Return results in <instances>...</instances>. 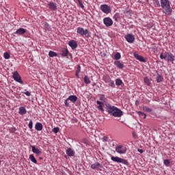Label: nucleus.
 Listing matches in <instances>:
<instances>
[{"mask_svg":"<svg viewBox=\"0 0 175 175\" xmlns=\"http://www.w3.org/2000/svg\"><path fill=\"white\" fill-rule=\"evenodd\" d=\"M105 106L106 111L110 116H113V117H116L118 118H120V117H122V116H124V112H122L121 109L117 108L116 107L113 106L109 103H106Z\"/></svg>","mask_w":175,"mask_h":175,"instance_id":"obj_1","label":"nucleus"},{"mask_svg":"<svg viewBox=\"0 0 175 175\" xmlns=\"http://www.w3.org/2000/svg\"><path fill=\"white\" fill-rule=\"evenodd\" d=\"M161 8H163V13L169 15L172 13V8H170V1L169 0H160Z\"/></svg>","mask_w":175,"mask_h":175,"instance_id":"obj_2","label":"nucleus"},{"mask_svg":"<svg viewBox=\"0 0 175 175\" xmlns=\"http://www.w3.org/2000/svg\"><path fill=\"white\" fill-rule=\"evenodd\" d=\"M161 59H165L168 62H173L174 61V56L171 53L165 52L164 53L160 54Z\"/></svg>","mask_w":175,"mask_h":175,"instance_id":"obj_3","label":"nucleus"},{"mask_svg":"<svg viewBox=\"0 0 175 175\" xmlns=\"http://www.w3.org/2000/svg\"><path fill=\"white\" fill-rule=\"evenodd\" d=\"M100 100L101 101H96L97 105H98L97 109L100 111H105V109H103V105H105L103 102H106V97L105 96V94H100Z\"/></svg>","mask_w":175,"mask_h":175,"instance_id":"obj_4","label":"nucleus"},{"mask_svg":"<svg viewBox=\"0 0 175 175\" xmlns=\"http://www.w3.org/2000/svg\"><path fill=\"white\" fill-rule=\"evenodd\" d=\"M77 33H79V35H81V36H85L86 38H90V31H88V29H85L83 27H78L77 29Z\"/></svg>","mask_w":175,"mask_h":175,"instance_id":"obj_5","label":"nucleus"},{"mask_svg":"<svg viewBox=\"0 0 175 175\" xmlns=\"http://www.w3.org/2000/svg\"><path fill=\"white\" fill-rule=\"evenodd\" d=\"M111 159L113 162H117L118 163H123V165H129L127 160H125L118 157L111 156Z\"/></svg>","mask_w":175,"mask_h":175,"instance_id":"obj_6","label":"nucleus"},{"mask_svg":"<svg viewBox=\"0 0 175 175\" xmlns=\"http://www.w3.org/2000/svg\"><path fill=\"white\" fill-rule=\"evenodd\" d=\"M115 150L118 154H126V147H124L122 145L117 146Z\"/></svg>","mask_w":175,"mask_h":175,"instance_id":"obj_7","label":"nucleus"},{"mask_svg":"<svg viewBox=\"0 0 175 175\" xmlns=\"http://www.w3.org/2000/svg\"><path fill=\"white\" fill-rule=\"evenodd\" d=\"M13 79L15 80V81H17V83H20V84H24V82L21 79V76H20L18 72L15 71L13 72Z\"/></svg>","mask_w":175,"mask_h":175,"instance_id":"obj_8","label":"nucleus"},{"mask_svg":"<svg viewBox=\"0 0 175 175\" xmlns=\"http://www.w3.org/2000/svg\"><path fill=\"white\" fill-rule=\"evenodd\" d=\"M100 10L103 13H105L106 14H109L111 12V9L109 5L107 4H103L100 5Z\"/></svg>","mask_w":175,"mask_h":175,"instance_id":"obj_9","label":"nucleus"},{"mask_svg":"<svg viewBox=\"0 0 175 175\" xmlns=\"http://www.w3.org/2000/svg\"><path fill=\"white\" fill-rule=\"evenodd\" d=\"M102 167H103V165H102V164L99 163H94L91 165V169H92L93 170H95V169H96L97 170H100V172H102Z\"/></svg>","mask_w":175,"mask_h":175,"instance_id":"obj_10","label":"nucleus"},{"mask_svg":"<svg viewBox=\"0 0 175 175\" xmlns=\"http://www.w3.org/2000/svg\"><path fill=\"white\" fill-rule=\"evenodd\" d=\"M103 23L107 27H111L113 25V20L110 17L104 18Z\"/></svg>","mask_w":175,"mask_h":175,"instance_id":"obj_11","label":"nucleus"},{"mask_svg":"<svg viewBox=\"0 0 175 175\" xmlns=\"http://www.w3.org/2000/svg\"><path fill=\"white\" fill-rule=\"evenodd\" d=\"M124 38L129 43H133V42H135V36H133V34H127Z\"/></svg>","mask_w":175,"mask_h":175,"instance_id":"obj_12","label":"nucleus"},{"mask_svg":"<svg viewBox=\"0 0 175 175\" xmlns=\"http://www.w3.org/2000/svg\"><path fill=\"white\" fill-rule=\"evenodd\" d=\"M27 30L24 28H19L18 29L15 33L16 35H24V33H27Z\"/></svg>","mask_w":175,"mask_h":175,"instance_id":"obj_13","label":"nucleus"},{"mask_svg":"<svg viewBox=\"0 0 175 175\" xmlns=\"http://www.w3.org/2000/svg\"><path fill=\"white\" fill-rule=\"evenodd\" d=\"M68 45L72 50H75V49H77V42L75 40H70L68 42Z\"/></svg>","mask_w":175,"mask_h":175,"instance_id":"obj_14","label":"nucleus"},{"mask_svg":"<svg viewBox=\"0 0 175 175\" xmlns=\"http://www.w3.org/2000/svg\"><path fill=\"white\" fill-rule=\"evenodd\" d=\"M48 6L49 7V9H51V10H57V3L54 2H49Z\"/></svg>","mask_w":175,"mask_h":175,"instance_id":"obj_15","label":"nucleus"},{"mask_svg":"<svg viewBox=\"0 0 175 175\" xmlns=\"http://www.w3.org/2000/svg\"><path fill=\"white\" fill-rule=\"evenodd\" d=\"M134 57L136 59L140 61V62H146V59L139 54H134Z\"/></svg>","mask_w":175,"mask_h":175,"instance_id":"obj_16","label":"nucleus"},{"mask_svg":"<svg viewBox=\"0 0 175 175\" xmlns=\"http://www.w3.org/2000/svg\"><path fill=\"white\" fill-rule=\"evenodd\" d=\"M113 64L119 69H124V64H122L120 61L116 60Z\"/></svg>","mask_w":175,"mask_h":175,"instance_id":"obj_17","label":"nucleus"},{"mask_svg":"<svg viewBox=\"0 0 175 175\" xmlns=\"http://www.w3.org/2000/svg\"><path fill=\"white\" fill-rule=\"evenodd\" d=\"M18 114L21 116H25V114H27V109L24 107H21L19 108Z\"/></svg>","mask_w":175,"mask_h":175,"instance_id":"obj_18","label":"nucleus"},{"mask_svg":"<svg viewBox=\"0 0 175 175\" xmlns=\"http://www.w3.org/2000/svg\"><path fill=\"white\" fill-rule=\"evenodd\" d=\"M66 154L68 157H75V152L72 148H68L66 150Z\"/></svg>","mask_w":175,"mask_h":175,"instance_id":"obj_19","label":"nucleus"},{"mask_svg":"<svg viewBox=\"0 0 175 175\" xmlns=\"http://www.w3.org/2000/svg\"><path fill=\"white\" fill-rule=\"evenodd\" d=\"M68 100H70L72 103H76L77 102V96L71 95L68 98Z\"/></svg>","mask_w":175,"mask_h":175,"instance_id":"obj_20","label":"nucleus"},{"mask_svg":"<svg viewBox=\"0 0 175 175\" xmlns=\"http://www.w3.org/2000/svg\"><path fill=\"white\" fill-rule=\"evenodd\" d=\"M68 54H69V51L66 49H62L61 51L62 57H67Z\"/></svg>","mask_w":175,"mask_h":175,"instance_id":"obj_21","label":"nucleus"},{"mask_svg":"<svg viewBox=\"0 0 175 175\" xmlns=\"http://www.w3.org/2000/svg\"><path fill=\"white\" fill-rule=\"evenodd\" d=\"M36 131H42L43 129V124L40 122H37L35 126Z\"/></svg>","mask_w":175,"mask_h":175,"instance_id":"obj_22","label":"nucleus"},{"mask_svg":"<svg viewBox=\"0 0 175 175\" xmlns=\"http://www.w3.org/2000/svg\"><path fill=\"white\" fill-rule=\"evenodd\" d=\"M31 148H32V152L34 153V154H42V151H40V150H39L38 148H36L35 146H31Z\"/></svg>","mask_w":175,"mask_h":175,"instance_id":"obj_23","label":"nucleus"},{"mask_svg":"<svg viewBox=\"0 0 175 175\" xmlns=\"http://www.w3.org/2000/svg\"><path fill=\"white\" fill-rule=\"evenodd\" d=\"M154 8H161V3L159 0H152Z\"/></svg>","mask_w":175,"mask_h":175,"instance_id":"obj_24","label":"nucleus"},{"mask_svg":"<svg viewBox=\"0 0 175 175\" xmlns=\"http://www.w3.org/2000/svg\"><path fill=\"white\" fill-rule=\"evenodd\" d=\"M157 76L156 80L158 83H161V81H163V77L161 76V75H159L158 72H157Z\"/></svg>","mask_w":175,"mask_h":175,"instance_id":"obj_25","label":"nucleus"},{"mask_svg":"<svg viewBox=\"0 0 175 175\" xmlns=\"http://www.w3.org/2000/svg\"><path fill=\"white\" fill-rule=\"evenodd\" d=\"M113 59H116V61H118V59H121V53H116L113 56Z\"/></svg>","mask_w":175,"mask_h":175,"instance_id":"obj_26","label":"nucleus"},{"mask_svg":"<svg viewBox=\"0 0 175 175\" xmlns=\"http://www.w3.org/2000/svg\"><path fill=\"white\" fill-rule=\"evenodd\" d=\"M29 159L31 162H33V163H38V161L36 160V159L35 158V156H33V154L29 155Z\"/></svg>","mask_w":175,"mask_h":175,"instance_id":"obj_27","label":"nucleus"},{"mask_svg":"<svg viewBox=\"0 0 175 175\" xmlns=\"http://www.w3.org/2000/svg\"><path fill=\"white\" fill-rule=\"evenodd\" d=\"M83 80H84V83L85 84H90V83H91V80H90V77H88V76H87V75H85L84 77Z\"/></svg>","mask_w":175,"mask_h":175,"instance_id":"obj_28","label":"nucleus"},{"mask_svg":"<svg viewBox=\"0 0 175 175\" xmlns=\"http://www.w3.org/2000/svg\"><path fill=\"white\" fill-rule=\"evenodd\" d=\"M49 57L53 58V57H57L58 54H57V53H55V52H54L53 51H51L49 53Z\"/></svg>","mask_w":175,"mask_h":175,"instance_id":"obj_29","label":"nucleus"},{"mask_svg":"<svg viewBox=\"0 0 175 175\" xmlns=\"http://www.w3.org/2000/svg\"><path fill=\"white\" fill-rule=\"evenodd\" d=\"M138 115L141 117V118H144V120L147 118V115L142 111H139Z\"/></svg>","mask_w":175,"mask_h":175,"instance_id":"obj_30","label":"nucleus"},{"mask_svg":"<svg viewBox=\"0 0 175 175\" xmlns=\"http://www.w3.org/2000/svg\"><path fill=\"white\" fill-rule=\"evenodd\" d=\"M144 83L147 84V85H151V81H150V79H148V77H146L144 79Z\"/></svg>","mask_w":175,"mask_h":175,"instance_id":"obj_31","label":"nucleus"},{"mask_svg":"<svg viewBox=\"0 0 175 175\" xmlns=\"http://www.w3.org/2000/svg\"><path fill=\"white\" fill-rule=\"evenodd\" d=\"M118 18H120V14L119 13L115 14V15L113 16V20H115V21L118 23Z\"/></svg>","mask_w":175,"mask_h":175,"instance_id":"obj_32","label":"nucleus"},{"mask_svg":"<svg viewBox=\"0 0 175 175\" xmlns=\"http://www.w3.org/2000/svg\"><path fill=\"white\" fill-rule=\"evenodd\" d=\"M143 110H144V111H146L147 113H151V111H152V109H151L150 108H148L147 107H144Z\"/></svg>","mask_w":175,"mask_h":175,"instance_id":"obj_33","label":"nucleus"},{"mask_svg":"<svg viewBox=\"0 0 175 175\" xmlns=\"http://www.w3.org/2000/svg\"><path fill=\"white\" fill-rule=\"evenodd\" d=\"M163 163H164V165H166L167 167H169V166H170V160H169V159H165V160H164Z\"/></svg>","mask_w":175,"mask_h":175,"instance_id":"obj_34","label":"nucleus"},{"mask_svg":"<svg viewBox=\"0 0 175 175\" xmlns=\"http://www.w3.org/2000/svg\"><path fill=\"white\" fill-rule=\"evenodd\" d=\"M109 85H110V87H111L112 88H114L116 87V84L114 83V81L112 80H110L109 81Z\"/></svg>","mask_w":175,"mask_h":175,"instance_id":"obj_35","label":"nucleus"},{"mask_svg":"<svg viewBox=\"0 0 175 175\" xmlns=\"http://www.w3.org/2000/svg\"><path fill=\"white\" fill-rule=\"evenodd\" d=\"M3 55L5 59H9L10 58V55L8 52L4 53Z\"/></svg>","mask_w":175,"mask_h":175,"instance_id":"obj_36","label":"nucleus"},{"mask_svg":"<svg viewBox=\"0 0 175 175\" xmlns=\"http://www.w3.org/2000/svg\"><path fill=\"white\" fill-rule=\"evenodd\" d=\"M116 85H121V84H122V80H121L120 79H117L116 80Z\"/></svg>","mask_w":175,"mask_h":175,"instance_id":"obj_37","label":"nucleus"},{"mask_svg":"<svg viewBox=\"0 0 175 175\" xmlns=\"http://www.w3.org/2000/svg\"><path fill=\"white\" fill-rule=\"evenodd\" d=\"M28 126H29V129H32V128L33 126V122H32V120H29Z\"/></svg>","mask_w":175,"mask_h":175,"instance_id":"obj_38","label":"nucleus"},{"mask_svg":"<svg viewBox=\"0 0 175 175\" xmlns=\"http://www.w3.org/2000/svg\"><path fill=\"white\" fill-rule=\"evenodd\" d=\"M44 27L46 28V29H50V25L47 23V22L44 23Z\"/></svg>","mask_w":175,"mask_h":175,"instance_id":"obj_39","label":"nucleus"},{"mask_svg":"<svg viewBox=\"0 0 175 175\" xmlns=\"http://www.w3.org/2000/svg\"><path fill=\"white\" fill-rule=\"evenodd\" d=\"M53 132H54V133H58L59 132V128L58 127H55L53 129Z\"/></svg>","mask_w":175,"mask_h":175,"instance_id":"obj_40","label":"nucleus"},{"mask_svg":"<svg viewBox=\"0 0 175 175\" xmlns=\"http://www.w3.org/2000/svg\"><path fill=\"white\" fill-rule=\"evenodd\" d=\"M68 100H68V98H67V99L65 100V101H64V105H65V106H66V107H69V103H68Z\"/></svg>","mask_w":175,"mask_h":175,"instance_id":"obj_41","label":"nucleus"},{"mask_svg":"<svg viewBox=\"0 0 175 175\" xmlns=\"http://www.w3.org/2000/svg\"><path fill=\"white\" fill-rule=\"evenodd\" d=\"M81 70V67L80 66V65H78L77 70V73H80Z\"/></svg>","mask_w":175,"mask_h":175,"instance_id":"obj_42","label":"nucleus"},{"mask_svg":"<svg viewBox=\"0 0 175 175\" xmlns=\"http://www.w3.org/2000/svg\"><path fill=\"white\" fill-rule=\"evenodd\" d=\"M79 4L81 6V8H82V9H84V5H83L81 1L79 0Z\"/></svg>","mask_w":175,"mask_h":175,"instance_id":"obj_43","label":"nucleus"},{"mask_svg":"<svg viewBox=\"0 0 175 175\" xmlns=\"http://www.w3.org/2000/svg\"><path fill=\"white\" fill-rule=\"evenodd\" d=\"M25 95H27V96H31V92L27 91L26 92L24 93Z\"/></svg>","mask_w":175,"mask_h":175,"instance_id":"obj_44","label":"nucleus"},{"mask_svg":"<svg viewBox=\"0 0 175 175\" xmlns=\"http://www.w3.org/2000/svg\"><path fill=\"white\" fill-rule=\"evenodd\" d=\"M107 140H109V138L107 137H106V136L103 137V142H107Z\"/></svg>","mask_w":175,"mask_h":175,"instance_id":"obj_45","label":"nucleus"},{"mask_svg":"<svg viewBox=\"0 0 175 175\" xmlns=\"http://www.w3.org/2000/svg\"><path fill=\"white\" fill-rule=\"evenodd\" d=\"M137 151H138V152H140V154H143V152H144L143 149H137Z\"/></svg>","mask_w":175,"mask_h":175,"instance_id":"obj_46","label":"nucleus"},{"mask_svg":"<svg viewBox=\"0 0 175 175\" xmlns=\"http://www.w3.org/2000/svg\"><path fill=\"white\" fill-rule=\"evenodd\" d=\"M80 72H77V71H76V76H77V77H79V74Z\"/></svg>","mask_w":175,"mask_h":175,"instance_id":"obj_47","label":"nucleus"},{"mask_svg":"<svg viewBox=\"0 0 175 175\" xmlns=\"http://www.w3.org/2000/svg\"><path fill=\"white\" fill-rule=\"evenodd\" d=\"M12 129V132H16V129Z\"/></svg>","mask_w":175,"mask_h":175,"instance_id":"obj_48","label":"nucleus"},{"mask_svg":"<svg viewBox=\"0 0 175 175\" xmlns=\"http://www.w3.org/2000/svg\"><path fill=\"white\" fill-rule=\"evenodd\" d=\"M124 13H128V11H125Z\"/></svg>","mask_w":175,"mask_h":175,"instance_id":"obj_49","label":"nucleus"},{"mask_svg":"<svg viewBox=\"0 0 175 175\" xmlns=\"http://www.w3.org/2000/svg\"><path fill=\"white\" fill-rule=\"evenodd\" d=\"M78 1V2H79V0H77Z\"/></svg>","mask_w":175,"mask_h":175,"instance_id":"obj_50","label":"nucleus"}]
</instances>
